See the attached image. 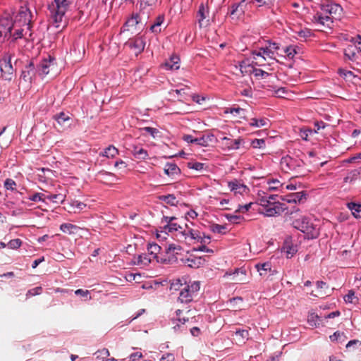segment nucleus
Wrapping results in <instances>:
<instances>
[{
  "label": "nucleus",
  "instance_id": "f257e3e1",
  "mask_svg": "<svg viewBox=\"0 0 361 361\" xmlns=\"http://www.w3.org/2000/svg\"><path fill=\"white\" fill-rule=\"evenodd\" d=\"M300 212V209L293 207L290 211L286 213L289 218V221H292L293 227L301 232L304 233L307 238L314 239L318 237L319 231L316 228L314 224L310 222V219L306 216H301L298 218Z\"/></svg>",
  "mask_w": 361,
  "mask_h": 361
},
{
  "label": "nucleus",
  "instance_id": "f03ea898",
  "mask_svg": "<svg viewBox=\"0 0 361 361\" xmlns=\"http://www.w3.org/2000/svg\"><path fill=\"white\" fill-rule=\"evenodd\" d=\"M73 0H54L49 6L51 16L56 27H59L63 20L66 12Z\"/></svg>",
  "mask_w": 361,
  "mask_h": 361
},
{
  "label": "nucleus",
  "instance_id": "7ed1b4c3",
  "mask_svg": "<svg viewBox=\"0 0 361 361\" xmlns=\"http://www.w3.org/2000/svg\"><path fill=\"white\" fill-rule=\"evenodd\" d=\"M338 10L342 11V8L338 4L327 5L322 8V12H317L314 15L312 21L323 26L330 27L333 23L331 14Z\"/></svg>",
  "mask_w": 361,
  "mask_h": 361
},
{
  "label": "nucleus",
  "instance_id": "20e7f679",
  "mask_svg": "<svg viewBox=\"0 0 361 361\" xmlns=\"http://www.w3.org/2000/svg\"><path fill=\"white\" fill-rule=\"evenodd\" d=\"M261 206L262 209L259 210V213L269 217L280 215L286 210L288 211L284 203L264 200V199L261 200Z\"/></svg>",
  "mask_w": 361,
  "mask_h": 361
},
{
  "label": "nucleus",
  "instance_id": "39448f33",
  "mask_svg": "<svg viewBox=\"0 0 361 361\" xmlns=\"http://www.w3.org/2000/svg\"><path fill=\"white\" fill-rule=\"evenodd\" d=\"M182 251L183 248L180 245L170 244L166 248L163 257L158 259V262L171 264L178 263V261H180V258L183 257H182Z\"/></svg>",
  "mask_w": 361,
  "mask_h": 361
},
{
  "label": "nucleus",
  "instance_id": "423d86ee",
  "mask_svg": "<svg viewBox=\"0 0 361 361\" xmlns=\"http://www.w3.org/2000/svg\"><path fill=\"white\" fill-rule=\"evenodd\" d=\"M200 288V283L198 281H194L190 284L185 283L183 287L180 288L178 301L181 303H188L191 302L194 297L197 295Z\"/></svg>",
  "mask_w": 361,
  "mask_h": 361
},
{
  "label": "nucleus",
  "instance_id": "0eeeda50",
  "mask_svg": "<svg viewBox=\"0 0 361 361\" xmlns=\"http://www.w3.org/2000/svg\"><path fill=\"white\" fill-rule=\"evenodd\" d=\"M279 49V44L278 43L268 41L265 47H260L259 50H253L252 54L257 56L262 60L269 59L277 61L276 60L275 54Z\"/></svg>",
  "mask_w": 361,
  "mask_h": 361
},
{
  "label": "nucleus",
  "instance_id": "6e6552de",
  "mask_svg": "<svg viewBox=\"0 0 361 361\" xmlns=\"http://www.w3.org/2000/svg\"><path fill=\"white\" fill-rule=\"evenodd\" d=\"M280 166L284 173H290L295 172L299 173L304 166V162L301 159L286 156L281 159Z\"/></svg>",
  "mask_w": 361,
  "mask_h": 361
},
{
  "label": "nucleus",
  "instance_id": "1a4fd4ad",
  "mask_svg": "<svg viewBox=\"0 0 361 361\" xmlns=\"http://www.w3.org/2000/svg\"><path fill=\"white\" fill-rule=\"evenodd\" d=\"M12 56L10 54H5L0 59V71L1 77L6 80H11L14 75V68L11 64Z\"/></svg>",
  "mask_w": 361,
  "mask_h": 361
},
{
  "label": "nucleus",
  "instance_id": "9d476101",
  "mask_svg": "<svg viewBox=\"0 0 361 361\" xmlns=\"http://www.w3.org/2000/svg\"><path fill=\"white\" fill-rule=\"evenodd\" d=\"M360 48L357 47L355 43L348 44L344 49V56L345 59H348L352 62H356L359 63V59L360 58Z\"/></svg>",
  "mask_w": 361,
  "mask_h": 361
},
{
  "label": "nucleus",
  "instance_id": "9b49d317",
  "mask_svg": "<svg viewBox=\"0 0 361 361\" xmlns=\"http://www.w3.org/2000/svg\"><path fill=\"white\" fill-rule=\"evenodd\" d=\"M54 66V59L51 56L43 59L37 65V71L40 75H46Z\"/></svg>",
  "mask_w": 361,
  "mask_h": 361
},
{
  "label": "nucleus",
  "instance_id": "f8f14e48",
  "mask_svg": "<svg viewBox=\"0 0 361 361\" xmlns=\"http://www.w3.org/2000/svg\"><path fill=\"white\" fill-rule=\"evenodd\" d=\"M221 142L223 147L228 151L238 149L244 143L243 140L240 137L233 140L228 137H223L221 138Z\"/></svg>",
  "mask_w": 361,
  "mask_h": 361
},
{
  "label": "nucleus",
  "instance_id": "ddd939ff",
  "mask_svg": "<svg viewBox=\"0 0 361 361\" xmlns=\"http://www.w3.org/2000/svg\"><path fill=\"white\" fill-rule=\"evenodd\" d=\"M180 262L190 268L197 269L204 265L205 259L201 257L191 256L180 258Z\"/></svg>",
  "mask_w": 361,
  "mask_h": 361
},
{
  "label": "nucleus",
  "instance_id": "4468645a",
  "mask_svg": "<svg viewBox=\"0 0 361 361\" xmlns=\"http://www.w3.org/2000/svg\"><path fill=\"white\" fill-rule=\"evenodd\" d=\"M126 45L128 46L130 49H133L135 53L137 54L141 53L144 50L145 42L142 37H137L129 39L126 42Z\"/></svg>",
  "mask_w": 361,
  "mask_h": 361
},
{
  "label": "nucleus",
  "instance_id": "2eb2a0df",
  "mask_svg": "<svg viewBox=\"0 0 361 361\" xmlns=\"http://www.w3.org/2000/svg\"><path fill=\"white\" fill-rule=\"evenodd\" d=\"M226 275L231 276V280L235 283L243 284L247 282V272L245 269H236L232 274L226 273Z\"/></svg>",
  "mask_w": 361,
  "mask_h": 361
},
{
  "label": "nucleus",
  "instance_id": "dca6fc26",
  "mask_svg": "<svg viewBox=\"0 0 361 361\" xmlns=\"http://www.w3.org/2000/svg\"><path fill=\"white\" fill-rule=\"evenodd\" d=\"M255 268L259 271L260 276L267 279L270 278L276 273V270L271 269V265L269 262L257 264L255 265Z\"/></svg>",
  "mask_w": 361,
  "mask_h": 361
},
{
  "label": "nucleus",
  "instance_id": "f3484780",
  "mask_svg": "<svg viewBox=\"0 0 361 361\" xmlns=\"http://www.w3.org/2000/svg\"><path fill=\"white\" fill-rule=\"evenodd\" d=\"M177 316V320L182 324H185L186 323H189L192 324L196 322V316L191 310L187 311L186 317H182L183 311L180 310H178L176 312Z\"/></svg>",
  "mask_w": 361,
  "mask_h": 361
},
{
  "label": "nucleus",
  "instance_id": "a211bd4d",
  "mask_svg": "<svg viewBox=\"0 0 361 361\" xmlns=\"http://www.w3.org/2000/svg\"><path fill=\"white\" fill-rule=\"evenodd\" d=\"M329 292V286L326 284V283L322 281H318L317 282V292L316 293H314L312 291L311 293V295L314 297L324 298L326 295H330Z\"/></svg>",
  "mask_w": 361,
  "mask_h": 361
},
{
  "label": "nucleus",
  "instance_id": "6ab92c4d",
  "mask_svg": "<svg viewBox=\"0 0 361 361\" xmlns=\"http://www.w3.org/2000/svg\"><path fill=\"white\" fill-rule=\"evenodd\" d=\"M302 199H306V194L304 191L290 193L282 197L283 201L288 203L300 202Z\"/></svg>",
  "mask_w": 361,
  "mask_h": 361
},
{
  "label": "nucleus",
  "instance_id": "aec40b11",
  "mask_svg": "<svg viewBox=\"0 0 361 361\" xmlns=\"http://www.w3.org/2000/svg\"><path fill=\"white\" fill-rule=\"evenodd\" d=\"M161 247L157 243H149L147 245V251L149 255L157 260L160 257H163V254L161 253Z\"/></svg>",
  "mask_w": 361,
  "mask_h": 361
},
{
  "label": "nucleus",
  "instance_id": "412c9836",
  "mask_svg": "<svg viewBox=\"0 0 361 361\" xmlns=\"http://www.w3.org/2000/svg\"><path fill=\"white\" fill-rule=\"evenodd\" d=\"M164 173L174 178L180 173V169L175 163H166L164 168Z\"/></svg>",
  "mask_w": 361,
  "mask_h": 361
},
{
  "label": "nucleus",
  "instance_id": "4be33fe9",
  "mask_svg": "<svg viewBox=\"0 0 361 361\" xmlns=\"http://www.w3.org/2000/svg\"><path fill=\"white\" fill-rule=\"evenodd\" d=\"M228 186L230 190L235 192V193L243 194L248 190L245 185L240 183L238 180L228 182Z\"/></svg>",
  "mask_w": 361,
  "mask_h": 361
},
{
  "label": "nucleus",
  "instance_id": "5701e85b",
  "mask_svg": "<svg viewBox=\"0 0 361 361\" xmlns=\"http://www.w3.org/2000/svg\"><path fill=\"white\" fill-rule=\"evenodd\" d=\"M141 21V16L139 13H133L124 24L123 31L129 30L130 27L136 26Z\"/></svg>",
  "mask_w": 361,
  "mask_h": 361
},
{
  "label": "nucleus",
  "instance_id": "b1692460",
  "mask_svg": "<svg viewBox=\"0 0 361 361\" xmlns=\"http://www.w3.org/2000/svg\"><path fill=\"white\" fill-rule=\"evenodd\" d=\"M164 15H159L154 22L150 25L149 30L154 34L160 33L161 31V25L164 22Z\"/></svg>",
  "mask_w": 361,
  "mask_h": 361
},
{
  "label": "nucleus",
  "instance_id": "393cba45",
  "mask_svg": "<svg viewBox=\"0 0 361 361\" xmlns=\"http://www.w3.org/2000/svg\"><path fill=\"white\" fill-rule=\"evenodd\" d=\"M208 14V8L203 4H201L197 12V18L200 27L204 25L203 21L207 17Z\"/></svg>",
  "mask_w": 361,
  "mask_h": 361
},
{
  "label": "nucleus",
  "instance_id": "a878e982",
  "mask_svg": "<svg viewBox=\"0 0 361 361\" xmlns=\"http://www.w3.org/2000/svg\"><path fill=\"white\" fill-rule=\"evenodd\" d=\"M239 68L242 74H252L255 71V67L249 63L248 60H243L239 63Z\"/></svg>",
  "mask_w": 361,
  "mask_h": 361
},
{
  "label": "nucleus",
  "instance_id": "bb28decb",
  "mask_svg": "<svg viewBox=\"0 0 361 361\" xmlns=\"http://www.w3.org/2000/svg\"><path fill=\"white\" fill-rule=\"evenodd\" d=\"M179 57L173 55L169 61L164 63V66L167 70H178L179 68Z\"/></svg>",
  "mask_w": 361,
  "mask_h": 361
},
{
  "label": "nucleus",
  "instance_id": "cd10ccee",
  "mask_svg": "<svg viewBox=\"0 0 361 361\" xmlns=\"http://www.w3.org/2000/svg\"><path fill=\"white\" fill-rule=\"evenodd\" d=\"M270 121L267 118H252L250 121V126L256 128L267 127L269 126Z\"/></svg>",
  "mask_w": 361,
  "mask_h": 361
},
{
  "label": "nucleus",
  "instance_id": "c85d7f7f",
  "mask_svg": "<svg viewBox=\"0 0 361 361\" xmlns=\"http://www.w3.org/2000/svg\"><path fill=\"white\" fill-rule=\"evenodd\" d=\"M361 177V167L350 171L344 178V182L352 183Z\"/></svg>",
  "mask_w": 361,
  "mask_h": 361
},
{
  "label": "nucleus",
  "instance_id": "c756f323",
  "mask_svg": "<svg viewBox=\"0 0 361 361\" xmlns=\"http://www.w3.org/2000/svg\"><path fill=\"white\" fill-rule=\"evenodd\" d=\"M164 229L166 232H178V233L181 235V233H185V229L183 228V226L177 224L176 223H173V221L169 222V224L164 226Z\"/></svg>",
  "mask_w": 361,
  "mask_h": 361
},
{
  "label": "nucleus",
  "instance_id": "7c9ffc66",
  "mask_svg": "<svg viewBox=\"0 0 361 361\" xmlns=\"http://www.w3.org/2000/svg\"><path fill=\"white\" fill-rule=\"evenodd\" d=\"M214 136L212 134L210 135H203L200 137H196L195 144L207 147L209 145L210 142H212Z\"/></svg>",
  "mask_w": 361,
  "mask_h": 361
},
{
  "label": "nucleus",
  "instance_id": "2f4dec72",
  "mask_svg": "<svg viewBox=\"0 0 361 361\" xmlns=\"http://www.w3.org/2000/svg\"><path fill=\"white\" fill-rule=\"evenodd\" d=\"M188 236H190L191 239L197 240L198 241L201 238L200 232L192 228H189L188 230L185 229V233L184 232V233H181L180 238L183 240H186Z\"/></svg>",
  "mask_w": 361,
  "mask_h": 361
},
{
  "label": "nucleus",
  "instance_id": "473e14b6",
  "mask_svg": "<svg viewBox=\"0 0 361 361\" xmlns=\"http://www.w3.org/2000/svg\"><path fill=\"white\" fill-rule=\"evenodd\" d=\"M118 154V150L113 145H109L104 152L99 154L100 156L107 158H114Z\"/></svg>",
  "mask_w": 361,
  "mask_h": 361
},
{
  "label": "nucleus",
  "instance_id": "72a5a7b5",
  "mask_svg": "<svg viewBox=\"0 0 361 361\" xmlns=\"http://www.w3.org/2000/svg\"><path fill=\"white\" fill-rule=\"evenodd\" d=\"M132 153L138 159H145L148 156L147 152L145 149L138 147H133Z\"/></svg>",
  "mask_w": 361,
  "mask_h": 361
},
{
  "label": "nucleus",
  "instance_id": "f704fd0d",
  "mask_svg": "<svg viewBox=\"0 0 361 361\" xmlns=\"http://www.w3.org/2000/svg\"><path fill=\"white\" fill-rule=\"evenodd\" d=\"M60 230L63 233L73 234L78 230V227L71 224L65 223L60 226Z\"/></svg>",
  "mask_w": 361,
  "mask_h": 361
},
{
  "label": "nucleus",
  "instance_id": "c9c22d12",
  "mask_svg": "<svg viewBox=\"0 0 361 361\" xmlns=\"http://www.w3.org/2000/svg\"><path fill=\"white\" fill-rule=\"evenodd\" d=\"M349 209L351 210L353 215L355 218H361V204L355 202L348 204Z\"/></svg>",
  "mask_w": 361,
  "mask_h": 361
},
{
  "label": "nucleus",
  "instance_id": "e433bc0d",
  "mask_svg": "<svg viewBox=\"0 0 361 361\" xmlns=\"http://www.w3.org/2000/svg\"><path fill=\"white\" fill-rule=\"evenodd\" d=\"M245 1V0H242L238 4H234L232 5L231 11L229 13L231 15H238L240 16L244 13L243 8V3Z\"/></svg>",
  "mask_w": 361,
  "mask_h": 361
},
{
  "label": "nucleus",
  "instance_id": "4c0bfd02",
  "mask_svg": "<svg viewBox=\"0 0 361 361\" xmlns=\"http://www.w3.org/2000/svg\"><path fill=\"white\" fill-rule=\"evenodd\" d=\"M192 102H195L199 105H205L209 99L207 96H204L200 94H192L191 95Z\"/></svg>",
  "mask_w": 361,
  "mask_h": 361
},
{
  "label": "nucleus",
  "instance_id": "58836bf2",
  "mask_svg": "<svg viewBox=\"0 0 361 361\" xmlns=\"http://www.w3.org/2000/svg\"><path fill=\"white\" fill-rule=\"evenodd\" d=\"M54 119H55L59 125L62 126L66 122H68L71 120V118L64 112H61L54 115Z\"/></svg>",
  "mask_w": 361,
  "mask_h": 361
},
{
  "label": "nucleus",
  "instance_id": "ea45409f",
  "mask_svg": "<svg viewBox=\"0 0 361 361\" xmlns=\"http://www.w3.org/2000/svg\"><path fill=\"white\" fill-rule=\"evenodd\" d=\"M153 258L150 256L148 257L146 254L140 255L137 257V262H135L137 265H148Z\"/></svg>",
  "mask_w": 361,
  "mask_h": 361
},
{
  "label": "nucleus",
  "instance_id": "a19ab883",
  "mask_svg": "<svg viewBox=\"0 0 361 361\" xmlns=\"http://www.w3.org/2000/svg\"><path fill=\"white\" fill-rule=\"evenodd\" d=\"M268 190H275L283 186L278 179H269L267 180Z\"/></svg>",
  "mask_w": 361,
  "mask_h": 361
},
{
  "label": "nucleus",
  "instance_id": "79ce46f5",
  "mask_svg": "<svg viewBox=\"0 0 361 361\" xmlns=\"http://www.w3.org/2000/svg\"><path fill=\"white\" fill-rule=\"evenodd\" d=\"M11 32H12L11 26L9 25L8 27H6L0 22V39L3 38V39H4L8 37V36L11 35Z\"/></svg>",
  "mask_w": 361,
  "mask_h": 361
},
{
  "label": "nucleus",
  "instance_id": "37998d69",
  "mask_svg": "<svg viewBox=\"0 0 361 361\" xmlns=\"http://www.w3.org/2000/svg\"><path fill=\"white\" fill-rule=\"evenodd\" d=\"M187 166L188 168L195 171H202L204 169L205 164L196 161H190L187 164Z\"/></svg>",
  "mask_w": 361,
  "mask_h": 361
},
{
  "label": "nucleus",
  "instance_id": "c03bdc74",
  "mask_svg": "<svg viewBox=\"0 0 361 361\" xmlns=\"http://www.w3.org/2000/svg\"><path fill=\"white\" fill-rule=\"evenodd\" d=\"M159 199L172 206L176 205L177 202L176 198L173 195H162Z\"/></svg>",
  "mask_w": 361,
  "mask_h": 361
},
{
  "label": "nucleus",
  "instance_id": "a18cd8bd",
  "mask_svg": "<svg viewBox=\"0 0 361 361\" xmlns=\"http://www.w3.org/2000/svg\"><path fill=\"white\" fill-rule=\"evenodd\" d=\"M47 198L58 204L64 201L65 196L62 194H54L48 195Z\"/></svg>",
  "mask_w": 361,
  "mask_h": 361
},
{
  "label": "nucleus",
  "instance_id": "49530a36",
  "mask_svg": "<svg viewBox=\"0 0 361 361\" xmlns=\"http://www.w3.org/2000/svg\"><path fill=\"white\" fill-rule=\"evenodd\" d=\"M244 112V109L240 107H234V108H226L224 110V114H236L240 115V118H245L244 116H241V113Z\"/></svg>",
  "mask_w": 361,
  "mask_h": 361
},
{
  "label": "nucleus",
  "instance_id": "de8ad7c7",
  "mask_svg": "<svg viewBox=\"0 0 361 361\" xmlns=\"http://www.w3.org/2000/svg\"><path fill=\"white\" fill-rule=\"evenodd\" d=\"M283 51L286 54V56L289 59H293L295 56V55L297 54L295 47L293 46L286 47L284 49Z\"/></svg>",
  "mask_w": 361,
  "mask_h": 361
},
{
  "label": "nucleus",
  "instance_id": "09e8293b",
  "mask_svg": "<svg viewBox=\"0 0 361 361\" xmlns=\"http://www.w3.org/2000/svg\"><path fill=\"white\" fill-rule=\"evenodd\" d=\"M157 2V0H140V8L144 9L146 7H149L152 9Z\"/></svg>",
  "mask_w": 361,
  "mask_h": 361
},
{
  "label": "nucleus",
  "instance_id": "8fccbe9b",
  "mask_svg": "<svg viewBox=\"0 0 361 361\" xmlns=\"http://www.w3.org/2000/svg\"><path fill=\"white\" fill-rule=\"evenodd\" d=\"M253 75L257 79L266 78L267 77H268L269 75V74L267 71H263L259 68H255Z\"/></svg>",
  "mask_w": 361,
  "mask_h": 361
},
{
  "label": "nucleus",
  "instance_id": "3c124183",
  "mask_svg": "<svg viewBox=\"0 0 361 361\" xmlns=\"http://www.w3.org/2000/svg\"><path fill=\"white\" fill-rule=\"evenodd\" d=\"M344 300L349 303H355L357 298L355 295V292L352 290H349L348 294L344 296Z\"/></svg>",
  "mask_w": 361,
  "mask_h": 361
},
{
  "label": "nucleus",
  "instance_id": "603ef678",
  "mask_svg": "<svg viewBox=\"0 0 361 361\" xmlns=\"http://www.w3.org/2000/svg\"><path fill=\"white\" fill-rule=\"evenodd\" d=\"M298 35L300 39L306 40L307 38H309L312 36V32L309 29H303V30H300L298 32Z\"/></svg>",
  "mask_w": 361,
  "mask_h": 361
},
{
  "label": "nucleus",
  "instance_id": "864d4df0",
  "mask_svg": "<svg viewBox=\"0 0 361 361\" xmlns=\"http://www.w3.org/2000/svg\"><path fill=\"white\" fill-rule=\"evenodd\" d=\"M226 229V226L224 225L213 224L212 226H211L212 231L216 233H224Z\"/></svg>",
  "mask_w": 361,
  "mask_h": 361
},
{
  "label": "nucleus",
  "instance_id": "5fc2aeb1",
  "mask_svg": "<svg viewBox=\"0 0 361 361\" xmlns=\"http://www.w3.org/2000/svg\"><path fill=\"white\" fill-rule=\"evenodd\" d=\"M251 145L253 148H263L265 147V141L263 139H255L252 141Z\"/></svg>",
  "mask_w": 361,
  "mask_h": 361
},
{
  "label": "nucleus",
  "instance_id": "6e6d98bb",
  "mask_svg": "<svg viewBox=\"0 0 361 361\" xmlns=\"http://www.w3.org/2000/svg\"><path fill=\"white\" fill-rule=\"evenodd\" d=\"M142 131H145L149 134L151 135V136L154 138H155L158 133H159V131L158 129L152 128V127H145L141 129Z\"/></svg>",
  "mask_w": 361,
  "mask_h": 361
},
{
  "label": "nucleus",
  "instance_id": "4d7b16f0",
  "mask_svg": "<svg viewBox=\"0 0 361 361\" xmlns=\"http://www.w3.org/2000/svg\"><path fill=\"white\" fill-rule=\"evenodd\" d=\"M21 244H22L21 240L16 238V239L11 240L8 242V245L11 249H17L20 247Z\"/></svg>",
  "mask_w": 361,
  "mask_h": 361
},
{
  "label": "nucleus",
  "instance_id": "13d9d810",
  "mask_svg": "<svg viewBox=\"0 0 361 361\" xmlns=\"http://www.w3.org/2000/svg\"><path fill=\"white\" fill-rule=\"evenodd\" d=\"M16 185V182L11 178H7L4 182V187L6 190H14Z\"/></svg>",
  "mask_w": 361,
  "mask_h": 361
},
{
  "label": "nucleus",
  "instance_id": "bf43d9fd",
  "mask_svg": "<svg viewBox=\"0 0 361 361\" xmlns=\"http://www.w3.org/2000/svg\"><path fill=\"white\" fill-rule=\"evenodd\" d=\"M226 219L228 221L233 224H239L240 221L243 219L240 216L233 215V214H226Z\"/></svg>",
  "mask_w": 361,
  "mask_h": 361
},
{
  "label": "nucleus",
  "instance_id": "052dcab7",
  "mask_svg": "<svg viewBox=\"0 0 361 361\" xmlns=\"http://www.w3.org/2000/svg\"><path fill=\"white\" fill-rule=\"evenodd\" d=\"M345 338V336L344 333L340 331H336L333 335L330 336V339L331 341H338L343 339L344 341Z\"/></svg>",
  "mask_w": 361,
  "mask_h": 361
},
{
  "label": "nucleus",
  "instance_id": "680f3d73",
  "mask_svg": "<svg viewBox=\"0 0 361 361\" xmlns=\"http://www.w3.org/2000/svg\"><path fill=\"white\" fill-rule=\"evenodd\" d=\"M184 284H183L180 279H176V281H173L171 284V290H180V288H183Z\"/></svg>",
  "mask_w": 361,
  "mask_h": 361
},
{
  "label": "nucleus",
  "instance_id": "e2e57ef3",
  "mask_svg": "<svg viewBox=\"0 0 361 361\" xmlns=\"http://www.w3.org/2000/svg\"><path fill=\"white\" fill-rule=\"evenodd\" d=\"M42 293V287H35L32 289H30L27 291L26 296L28 298L30 296H35L37 295H39Z\"/></svg>",
  "mask_w": 361,
  "mask_h": 361
},
{
  "label": "nucleus",
  "instance_id": "0e129e2a",
  "mask_svg": "<svg viewBox=\"0 0 361 361\" xmlns=\"http://www.w3.org/2000/svg\"><path fill=\"white\" fill-rule=\"evenodd\" d=\"M44 195L42 193H35L28 197V199L33 202L44 201Z\"/></svg>",
  "mask_w": 361,
  "mask_h": 361
},
{
  "label": "nucleus",
  "instance_id": "69168bd1",
  "mask_svg": "<svg viewBox=\"0 0 361 361\" xmlns=\"http://www.w3.org/2000/svg\"><path fill=\"white\" fill-rule=\"evenodd\" d=\"M23 32H24V29H22V28L16 29L13 34L11 32V35H8V37L13 35V37L15 39H18L22 38L24 36Z\"/></svg>",
  "mask_w": 361,
  "mask_h": 361
},
{
  "label": "nucleus",
  "instance_id": "338daca9",
  "mask_svg": "<svg viewBox=\"0 0 361 361\" xmlns=\"http://www.w3.org/2000/svg\"><path fill=\"white\" fill-rule=\"evenodd\" d=\"M338 73L341 77H343L345 79L353 76V74L350 71H346L344 69H339Z\"/></svg>",
  "mask_w": 361,
  "mask_h": 361
},
{
  "label": "nucleus",
  "instance_id": "774afa93",
  "mask_svg": "<svg viewBox=\"0 0 361 361\" xmlns=\"http://www.w3.org/2000/svg\"><path fill=\"white\" fill-rule=\"evenodd\" d=\"M252 204V203L250 202V203L246 204L245 205H239L238 209L236 210V212H243V213L246 212H247L250 209V208L251 207Z\"/></svg>",
  "mask_w": 361,
  "mask_h": 361
}]
</instances>
